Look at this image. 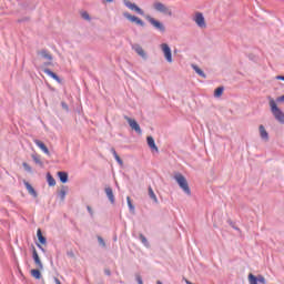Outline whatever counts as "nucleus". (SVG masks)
Returning a JSON list of instances; mask_svg holds the SVG:
<instances>
[{
    "label": "nucleus",
    "mask_w": 284,
    "mask_h": 284,
    "mask_svg": "<svg viewBox=\"0 0 284 284\" xmlns=\"http://www.w3.org/2000/svg\"><path fill=\"white\" fill-rule=\"evenodd\" d=\"M268 105L271 108V112H272L274 119H276V121H278V123H284V113L281 111V109L276 104V101H274V99L270 98Z\"/></svg>",
    "instance_id": "1"
},
{
    "label": "nucleus",
    "mask_w": 284,
    "mask_h": 284,
    "mask_svg": "<svg viewBox=\"0 0 284 284\" xmlns=\"http://www.w3.org/2000/svg\"><path fill=\"white\" fill-rule=\"evenodd\" d=\"M153 9L155 12H161V14H168L169 17H172V11L168 6L163 4L162 2L155 1L153 3Z\"/></svg>",
    "instance_id": "2"
},
{
    "label": "nucleus",
    "mask_w": 284,
    "mask_h": 284,
    "mask_svg": "<svg viewBox=\"0 0 284 284\" xmlns=\"http://www.w3.org/2000/svg\"><path fill=\"white\" fill-rule=\"evenodd\" d=\"M179 186L184 192V194H186V196H192V190L190 189V184L183 175H179Z\"/></svg>",
    "instance_id": "3"
},
{
    "label": "nucleus",
    "mask_w": 284,
    "mask_h": 284,
    "mask_svg": "<svg viewBox=\"0 0 284 284\" xmlns=\"http://www.w3.org/2000/svg\"><path fill=\"white\" fill-rule=\"evenodd\" d=\"M160 49L162 50L168 63H172V49H170V45L168 43H162L160 44Z\"/></svg>",
    "instance_id": "4"
},
{
    "label": "nucleus",
    "mask_w": 284,
    "mask_h": 284,
    "mask_svg": "<svg viewBox=\"0 0 284 284\" xmlns=\"http://www.w3.org/2000/svg\"><path fill=\"white\" fill-rule=\"evenodd\" d=\"M125 121L129 123L130 128L134 130V132H136V134H142V130H141V125H139V122H136V120L124 115Z\"/></svg>",
    "instance_id": "5"
},
{
    "label": "nucleus",
    "mask_w": 284,
    "mask_h": 284,
    "mask_svg": "<svg viewBox=\"0 0 284 284\" xmlns=\"http://www.w3.org/2000/svg\"><path fill=\"white\" fill-rule=\"evenodd\" d=\"M146 20L149 21V23H151V26H153V28H155V30H159V32H165V26H163V23L150 16L146 17Z\"/></svg>",
    "instance_id": "6"
},
{
    "label": "nucleus",
    "mask_w": 284,
    "mask_h": 284,
    "mask_svg": "<svg viewBox=\"0 0 284 284\" xmlns=\"http://www.w3.org/2000/svg\"><path fill=\"white\" fill-rule=\"evenodd\" d=\"M124 6L128 7L129 10H132L133 12H136L138 14H141L142 17H143V14H145L143 9H141L139 6H136V3H132L131 1L125 0Z\"/></svg>",
    "instance_id": "7"
},
{
    "label": "nucleus",
    "mask_w": 284,
    "mask_h": 284,
    "mask_svg": "<svg viewBox=\"0 0 284 284\" xmlns=\"http://www.w3.org/2000/svg\"><path fill=\"white\" fill-rule=\"evenodd\" d=\"M194 21L199 28H207V23H205V17H203V13H195Z\"/></svg>",
    "instance_id": "8"
},
{
    "label": "nucleus",
    "mask_w": 284,
    "mask_h": 284,
    "mask_svg": "<svg viewBox=\"0 0 284 284\" xmlns=\"http://www.w3.org/2000/svg\"><path fill=\"white\" fill-rule=\"evenodd\" d=\"M125 19H128L129 21H131L132 23H136V26H141V28H143L145 26V22H143V20H141L139 17L136 16H132L130 13H124Z\"/></svg>",
    "instance_id": "9"
},
{
    "label": "nucleus",
    "mask_w": 284,
    "mask_h": 284,
    "mask_svg": "<svg viewBox=\"0 0 284 284\" xmlns=\"http://www.w3.org/2000/svg\"><path fill=\"white\" fill-rule=\"evenodd\" d=\"M38 55L41 57L42 59H44V61H53V57L52 53H50V51H48L47 49H42L40 51H38Z\"/></svg>",
    "instance_id": "10"
},
{
    "label": "nucleus",
    "mask_w": 284,
    "mask_h": 284,
    "mask_svg": "<svg viewBox=\"0 0 284 284\" xmlns=\"http://www.w3.org/2000/svg\"><path fill=\"white\" fill-rule=\"evenodd\" d=\"M32 258L36 265L39 267V270H43V263L41 262V257H39V253L37 252V248H33Z\"/></svg>",
    "instance_id": "11"
},
{
    "label": "nucleus",
    "mask_w": 284,
    "mask_h": 284,
    "mask_svg": "<svg viewBox=\"0 0 284 284\" xmlns=\"http://www.w3.org/2000/svg\"><path fill=\"white\" fill-rule=\"evenodd\" d=\"M133 50L134 52H136V54H139V57H141L142 59H148V54L145 53V51L143 50V47L140 44H133Z\"/></svg>",
    "instance_id": "12"
},
{
    "label": "nucleus",
    "mask_w": 284,
    "mask_h": 284,
    "mask_svg": "<svg viewBox=\"0 0 284 284\" xmlns=\"http://www.w3.org/2000/svg\"><path fill=\"white\" fill-rule=\"evenodd\" d=\"M146 143L152 152H159V146H156V143L154 142V138H152V135H149L146 138Z\"/></svg>",
    "instance_id": "13"
},
{
    "label": "nucleus",
    "mask_w": 284,
    "mask_h": 284,
    "mask_svg": "<svg viewBox=\"0 0 284 284\" xmlns=\"http://www.w3.org/2000/svg\"><path fill=\"white\" fill-rule=\"evenodd\" d=\"M33 142L36 143L37 146H39L41 149V151L47 154L48 156H50V150H48V146H45V143H43L41 140H33Z\"/></svg>",
    "instance_id": "14"
},
{
    "label": "nucleus",
    "mask_w": 284,
    "mask_h": 284,
    "mask_svg": "<svg viewBox=\"0 0 284 284\" xmlns=\"http://www.w3.org/2000/svg\"><path fill=\"white\" fill-rule=\"evenodd\" d=\"M260 136L263 141H270V133H267V130H265V126L261 124L258 126Z\"/></svg>",
    "instance_id": "15"
},
{
    "label": "nucleus",
    "mask_w": 284,
    "mask_h": 284,
    "mask_svg": "<svg viewBox=\"0 0 284 284\" xmlns=\"http://www.w3.org/2000/svg\"><path fill=\"white\" fill-rule=\"evenodd\" d=\"M104 192H105V194H106V196H108L110 203L114 204L115 199H114V191H112V187L106 186V187L104 189Z\"/></svg>",
    "instance_id": "16"
},
{
    "label": "nucleus",
    "mask_w": 284,
    "mask_h": 284,
    "mask_svg": "<svg viewBox=\"0 0 284 284\" xmlns=\"http://www.w3.org/2000/svg\"><path fill=\"white\" fill-rule=\"evenodd\" d=\"M44 74H48V77H51V79H54L58 83H61V78L57 75V73L52 72L50 69H43Z\"/></svg>",
    "instance_id": "17"
},
{
    "label": "nucleus",
    "mask_w": 284,
    "mask_h": 284,
    "mask_svg": "<svg viewBox=\"0 0 284 284\" xmlns=\"http://www.w3.org/2000/svg\"><path fill=\"white\" fill-rule=\"evenodd\" d=\"M26 189L28 190L29 194L31 196H33V199H37L39 196V194L37 193V191L34 190V187L31 186V184H29L28 182L24 183Z\"/></svg>",
    "instance_id": "18"
},
{
    "label": "nucleus",
    "mask_w": 284,
    "mask_h": 284,
    "mask_svg": "<svg viewBox=\"0 0 284 284\" xmlns=\"http://www.w3.org/2000/svg\"><path fill=\"white\" fill-rule=\"evenodd\" d=\"M47 183L50 187H54V185H57V180H54L52 174L47 173Z\"/></svg>",
    "instance_id": "19"
},
{
    "label": "nucleus",
    "mask_w": 284,
    "mask_h": 284,
    "mask_svg": "<svg viewBox=\"0 0 284 284\" xmlns=\"http://www.w3.org/2000/svg\"><path fill=\"white\" fill-rule=\"evenodd\" d=\"M31 159H33L34 163L37 165H40V168H43V162L41 161V155L39 154H32Z\"/></svg>",
    "instance_id": "20"
},
{
    "label": "nucleus",
    "mask_w": 284,
    "mask_h": 284,
    "mask_svg": "<svg viewBox=\"0 0 284 284\" xmlns=\"http://www.w3.org/2000/svg\"><path fill=\"white\" fill-rule=\"evenodd\" d=\"M37 236H38V241H39L42 245H45L47 240H45V236H43V233H41V229H38V231H37Z\"/></svg>",
    "instance_id": "21"
},
{
    "label": "nucleus",
    "mask_w": 284,
    "mask_h": 284,
    "mask_svg": "<svg viewBox=\"0 0 284 284\" xmlns=\"http://www.w3.org/2000/svg\"><path fill=\"white\" fill-rule=\"evenodd\" d=\"M193 70L199 74V77H202V79H205V72L199 68V65L192 64Z\"/></svg>",
    "instance_id": "22"
},
{
    "label": "nucleus",
    "mask_w": 284,
    "mask_h": 284,
    "mask_svg": "<svg viewBox=\"0 0 284 284\" xmlns=\"http://www.w3.org/2000/svg\"><path fill=\"white\" fill-rule=\"evenodd\" d=\"M58 176H59L61 183H65L68 181V173L67 172L60 171V172H58Z\"/></svg>",
    "instance_id": "23"
},
{
    "label": "nucleus",
    "mask_w": 284,
    "mask_h": 284,
    "mask_svg": "<svg viewBox=\"0 0 284 284\" xmlns=\"http://www.w3.org/2000/svg\"><path fill=\"white\" fill-rule=\"evenodd\" d=\"M126 203L131 214H134L135 207H134V204H132V199L130 196L126 197Z\"/></svg>",
    "instance_id": "24"
},
{
    "label": "nucleus",
    "mask_w": 284,
    "mask_h": 284,
    "mask_svg": "<svg viewBox=\"0 0 284 284\" xmlns=\"http://www.w3.org/2000/svg\"><path fill=\"white\" fill-rule=\"evenodd\" d=\"M149 196L154 201V203L159 202V199H156V194L154 193V190H152V186H149Z\"/></svg>",
    "instance_id": "25"
},
{
    "label": "nucleus",
    "mask_w": 284,
    "mask_h": 284,
    "mask_svg": "<svg viewBox=\"0 0 284 284\" xmlns=\"http://www.w3.org/2000/svg\"><path fill=\"white\" fill-rule=\"evenodd\" d=\"M139 239H140L141 243L144 244V247H150V242H148V237H145V235L140 234Z\"/></svg>",
    "instance_id": "26"
},
{
    "label": "nucleus",
    "mask_w": 284,
    "mask_h": 284,
    "mask_svg": "<svg viewBox=\"0 0 284 284\" xmlns=\"http://www.w3.org/2000/svg\"><path fill=\"white\" fill-rule=\"evenodd\" d=\"M223 87H219L217 89H215V91H214V97L216 98V99H219L220 97H223Z\"/></svg>",
    "instance_id": "27"
},
{
    "label": "nucleus",
    "mask_w": 284,
    "mask_h": 284,
    "mask_svg": "<svg viewBox=\"0 0 284 284\" xmlns=\"http://www.w3.org/2000/svg\"><path fill=\"white\" fill-rule=\"evenodd\" d=\"M31 276H33V278L40 280L41 278V271L31 270Z\"/></svg>",
    "instance_id": "28"
},
{
    "label": "nucleus",
    "mask_w": 284,
    "mask_h": 284,
    "mask_svg": "<svg viewBox=\"0 0 284 284\" xmlns=\"http://www.w3.org/2000/svg\"><path fill=\"white\" fill-rule=\"evenodd\" d=\"M81 17H82V19H84V21H91L92 20V18H90V13H88V11H83L81 13Z\"/></svg>",
    "instance_id": "29"
},
{
    "label": "nucleus",
    "mask_w": 284,
    "mask_h": 284,
    "mask_svg": "<svg viewBox=\"0 0 284 284\" xmlns=\"http://www.w3.org/2000/svg\"><path fill=\"white\" fill-rule=\"evenodd\" d=\"M248 283L256 284V276H254L252 273L248 274Z\"/></svg>",
    "instance_id": "30"
},
{
    "label": "nucleus",
    "mask_w": 284,
    "mask_h": 284,
    "mask_svg": "<svg viewBox=\"0 0 284 284\" xmlns=\"http://www.w3.org/2000/svg\"><path fill=\"white\" fill-rule=\"evenodd\" d=\"M22 168L27 171V172H32V166L30 164H28L27 162L22 163Z\"/></svg>",
    "instance_id": "31"
},
{
    "label": "nucleus",
    "mask_w": 284,
    "mask_h": 284,
    "mask_svg": "<svg viewBox=\"0 0 284 284\" xmlns=\"http://www.w3.org/2000/svg\"><path fill=\"white\" fill-rule=\"evenodd\" d=\"M256 280V284L262 283L265 284V277L263 275H258L257 277H255Z\"/></svg>",
    "instance_id": "32"
},
{
    "label": "nucleus",
    "mask_w": 284,
    "mask_h": 284,
    "mask_svg": "<svg viewBox=\"0 0 284 284\" xmlns=\"http://www.w3.org/2000/svg\"><path fill=\"white\" fill-rule=\"evenodd\" d=\"M98 243L99 245H101V247H105V241L103 240V237L98 236Z\"/></svg>",
    "instance_id": "33"
},
{
    "label": "nucleus",
    "mask_w": 284,
    "mask_h": 284,
    "mask_svg": "<svg viewBox=\"0 0 284 284\" xmlns=\"http://www.w3.org/2000/svg\"><path fill=\"white\" fill-rule=\"evenodd\" d=\"M116 163H119V165H123V160H121V156H119V153L116 155H113Z\"/></svg>",
    "instance_id": "34"
},
{
    "label": "nucleus",
    "mask_w": 284,
    "mask_h": 284,
    "mask_svg": "<svg viewBox=\"0 0 284 284\" xmlns=\"http://www.w3.org/2000/svg\"><path fill=\"white\" fill-rule=\"evenodd\" d=\"M65 194H67L65 190H61L60 191V199H61V201H65Z\"/></svg>",
    "instance_id": "35"
},
{
    "label": "nucleus",
    "mask_w": 284,
    "mask_h": 284,
    "mask_svg": "<svg viewBox=\"0 0 284 284\" xmlns=\"http://www.w3.org/2000/svg\"><path fill=\"white\" fill-rule=\"evenodd\" d=\"M44 68H48V67H52L54 65V63L52 62V60H47V62L43 63Z\"/></svg>",
    "instance_id": "36"
},
{
    "label": "nucleus",
    "mask_w": 284,
    "mask_h": 284,
    "mask_svg": "<svg viewBox=\"0 0 284 284\" xmlns=\"http://www.w3.org/2000/svg\"><path fill=\"white\" fill-rule=\"evenodd\" d=\"M135 281H136L139 284H143V278L141 277V275H135Z\"/></svg>",
    "instance_id": "37"
},
{
    "label": "nucleus",
    "mask_w": 284,
    "mask_h": 284,
    "mask_svg": "<svg viewBox=\"0 0 284 284\" xmlns=\"http://www.w3.org/2000/svg\"><path fill=\"white\" fill-rule=\"evenodd\" d=\"M87 210H88L89 214H90L91 216H93L94 211H92V207L88 206Z\"/></svg>",
    "instance_id": "38"
},
{
    "label": "nucleus",
    "mask_w": 284,
    "mask_h": 284,
    "mask_svg": "<svg viewBox=\"0 0 284 284\" xmlns=\"http://www.w3.org/2000/svg\"><path fill=\"white\" fill-rule=\"evenodd\" d=\"M104 274H105L106 276H111L112 272L106 268V270L104 271Z\"/></svg>",
    "instance_id": "39"
},
{
    "label": "nucleus",
    "mask_w": 284,
    "mask_h": 284,
    "mask_svg": "<svg viewBox=\"0 0 284 284\" xmlns=\"http://www.w3.org/2000/svg\"><path fill=\"white\" fill-rule=\"evenodd\" d=\"M111 153L113 154V156H115L118 154L116 150L114 148L111 149Z\"/></svg>",
    "instance_id": "40"
},
{
    "label": "nucleus",
    "mask_w": 284,
    "mask_h": 284,
    "mask_svg": "<svg viewBox=\"0 0 284 284\" xmlns=\"http://www.w3.org/2000/svg\"><path fill=\"white\" fill-rule=\"evenodd\" d=\"M173 179L176 181V183H179V173H175V175L173 176Z\"/></svg>",
    "instance_id": "41"
},
{
    "label": "nucleus",
    "mask_w": 284,
    "mask_h": 284,
    "mask_svg": "<svg viewBox=\"0 0 284 284\" xmlns=\"http://www.w3.org/2000/svg\"><path fill=\"white\" fill-rule=\"evenodd\" d=\"M276 79H277V81H284V77L283 75H277Z\"/></svg>",
    "instance_id": "42"
},
{
    "label": "nucleus",
    "mask_w": 284,
    "mask_h": 284,
    "mask_svg": "<svg viewBox=\"0 0 284 284\" xmlns=\"http://www.w3.org/2000/svg\"><path fill=\"white\" fill-rule=\"evenodd\" d=\"M62 108H64V110H68V104L62 102Z\"/></svg>",
    "instance_id": "43"
},
{
    "label": "nucleus",
    "mask_w": 284,
    "mask_h": 284,
    "mask_svg": "<svg viewBox=\"0 0 284 284\" xmlns=\"http://www.w3.org/2000/svg\"><path fill=\"white\" fill-rule=\"evenodd\" d=\"M277 101H284V95L277 98Z\"/></svg>",
    "instance_id": "44"
},
{
    "label": "nucleus",
    "mask_w": 284,
    "mask_h": 284,
    "mask_svg": "<svg viewBox=\"0 0 284 284\" xmlns=\"http://www.w3.org/2000/svg\"><path fill=\"white\" fill-rule=\"evenodd\" d=\"M55 284H61V281H59V278H55Z\"/></svg>",
    "instance_id": "45"
},
{
    "label": "nucleus",
    "mask_w": 284,
    "mask_h": 284,
    "mask_svg": "<svg viewBox=\"0 0 284 284\" xmlns=\"http://www.w3.org/2000/svg\"><path fill=\"white\" fill-rule=\"evenodd\" d=\"M38 247H39L40 250H42V252H44V250L41 247V244H38Z\"/></svg>",
    "instance_id": "46"
},
{
    "label": "nucleus",
    "mask_w": 284,
    "mask_h": 284,
    "mask_svg": "<svg viewBox=\"0 0 284 284\" xmlns=\"http://www.w3.org/2000/svg\"><path fill=\"white\" fill-rule=\"evenodd\" d=\"M114 0H106L108 3H112Z\"/></svg>",
    "instance_id": "47"
},
{
    "label": "nucleus",
    "mask_w": 284,
    "mask_h": 284,
    "mask_svg": "<svg viewBox=\"0 0 284 284\" xmlns=\"http://www.w3.org/2000/svg\"><path fill=\"white\" fill-rule=\"evenodd\" d=\"M156 284H163V282L162 281H158Z\"/></svg>",
    "instance_id": "48"
},
{
    "label": "nucleus",
    "mask_w": 284,
    "mask_h": 284,
    "mask_svg": "<svg viewBox=\"0 0 284 284\" xmlns=\"http://www.w3.org/2000/svg\"><path fill=\"white\" fill-rule=\"evenodd\" d=\"M69 256H74V254L73 253H69Z\"/></svg>",
    "instance_id": "49"
}]
</instances>
